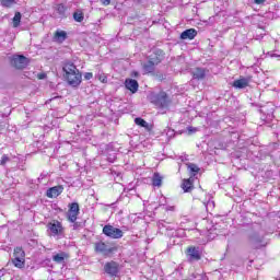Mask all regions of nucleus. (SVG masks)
Returning <instances> with one entry per match:
<instances>
[{"instance_id":"24","label":"nucleus","mask_w":280,"mask_h":280,"mask_svg":"<svg viewBox=\"0 0 280 280\" xmlns=\"http://www.w3.org/2000/svg\"><path fill=\"white\" fill-rule=\"evenodd\" d=\"M187 168L192 174V176H196L200 172V167L194 163H188Z\"/></svg>"},{"instance_id":"8","label":"nucleus","mask_w":280,"mask_h":280,"mask_svg":"<svg viewBox=\"0 0 280 280\" xmlns=\"http://www.w3.org/2000/svg\"><path fill=\"white\" fill-rule=\"evenodd\" d=\"M95 253H102V255H110L115 250L113 247H108L104 242H97L94 245Z\"/></svg>"},{"instance_id":"34","label":"nucleus","mask_w":280,"mask_h":280,"mask_svg":"<svg viewBox=\"0 0 280 280\" xmlns=\"http://www.w3.org/2000/svg\"><path fill=\"white\" fill-rule=\"evenodd\" d=\"M37 78H38V80H45V78H47V74H45V73H38V74H37Z\"/></svg>"},{"instance_id":"21","label":"nucleus","mask_w":280,"mask_h":280,"mask_svg":"<svg viewBox=\"0 0 280 280\" xmlns=\"http://www.w3.org/2000/svg\"><path fill=\"white\" fill-rule=\"evenodd\" d=\"M156 67V65L154 63V61H152V60H148V62H145L144 65H143V69H144V71H145V73H152V72H154V68Z\"/></svg>"},{"instance_id":"26","label":"nucleus","mask_w":280,"mask_h":280,"mask_svg":"<svg viewBox=\"0 0 280 280\" xmlns=\"http://www.w3.org/2000/svg\"><path fill=\"white\" fill-rule=\"evenodd\" d=\"M135 124L141 128H149L148 121H145L143 118H136Z\"/></svg>"},{"instance_id":"33","label":"nucleus","mask_w":280,"mask_h":280,"mask_svg":"<svg viewBox=\"0 0 280 280\" xmlns=\"http://www.w3.org/2000/svg\"><path fill=\"white\" fill-rule=\"evenodd\" d=\"M254 3H256V5H262V3H266V0H254Z\"/></svg>"},{"instance_id":"5","label":"nucleus","mask_w":280,"mask_h":280,"mask_svg":"<svg viewBox=\"0 0 280 280\" xmlns=\"http://www.w3.org/2000/svg\"><path fill=\"white\" fill-rule=\"evenodd\" d=\"M27 65H30V61L23 55H14L11 58V66H13L14 69H25Z\"/></svg>"},{"instance_id":"17","label":"nucleus","mask_w":280,"mask_h":280,"mask_svg":"<svg viewBox=\"0 0 280 280\" xmlns=\"http://www.w3.org/2000/svg\"><path fill=\"white\" fill-rule=\"evenodd\" d=\"M67 253L61 252L52 256V261H55V264H65V259H67Z\"/></svg>"},{"instance_id":"2","label":"nucleus","mask_w":280,"mask_h":280,"mask_svg":"<svg viewBox=\"0 0 280 280\" xmlns=\"http://www.w3.org/2000/svg\"><path fill=\"white\" fill-rule=\"evenodd\" d=\"M63 72L66 73V80L69 86L73 89H78L80 84H82V73L78 70V67L72 62H67L63 66Z\"/></svg>"},{"instance_id":"7","label":"nucleus","mask_w":280,"mask_h":280,"mask_svg":"<svg viewBox=\"0 0 280 280\" xmlns=\"http://www.w3.org/2000/svg\"><path fill=\"white\" fill-rule=\"evenodd\" d=\"M104 270L106 275H109V277H117V275H119V262L115 260L106 262L104 266Z\"/></svg>"},{"instance_id":"3","label":"nucleus","mask_w":280,"mask_h":280,"mask_svg":"<svg viewBox=\"0 0 280 280\" xmlns=\"http://www.w3.org/2000/svg\"><path fill=\"white\" fill-rule=\"evenodd\" d=\"M149 100L158 108H167L170 106V98H167V93L165 92L151 93Z\"/></svg>"},{"instance_id":"23","label":"nucleus","mask_w":280,"mask_h":280,"mask_svg":"<svg viewBox=\"0 0 280 280\" xmlns=\"http://www.w3.org/2000/svg\"><path fill=\"white\" fill-rule=\"evenodd\" d=\"M11 261L15 268H25V258H12Z\"/></svg>"},{"instance_id":"27","label":"nucleus","mask_w":280,"mask_h":280,"mask_svg":"<svg viewBox=\"0 0 280 280\" xmlns=\"http://www.w3.org/2000/svg\"><path fill=\"white\" fill-rule=\"evenodd\" d=\"M21 25V12H16L13 18V27H19Z\"/></svg>"},{"instance_id":"35","label":"nucleus","mask_w":280,"mask_h":280,"mask_svg":"<svg viewBox=\"0 0 280 280\" xmlns=\"http://www.w3.org/2000/svg\"><path fill=\"white\" fill-rule=\"evenodd\" d=\"M272 113H273L272 108L269 112H267V119H272Z\"/></svg>"},{"instance_id":"28","label":"nucleus","mask_w":280,"mask_h":280,"mask_svg":"<svg viewBox=\"0 0 280 280\" xmlns=\"http://www.w3.org/2000/svg\"><path fill=\"white\" fill-rule=\"evenodd\" d=\"M73 19L77 23H82V21H84V14L82 12H74Z\"/></svg>"},{"instance_id":"36","label":"nucleus","mask_w":280,"mask_h":280,"mask_svg":"<svg viewBox=\"0 0 280 280\" xmlns=\"http://www.w3.org/2000/svg\"><path fill=\"white\" fill-rule=\"evenodd\" d=\"M103 5H110V0H102Z\"/></svg>"},{"instance_id":"19","label":"nucleus","mask_w":280,"mask_h":280,"mask_svg":"<svg viewBox=\"0 0 280 280\" xmlns=\"http://www.w3.org/2000/svg\"><path fill=\"white\" fill-rule=\"evenodd\" d=\"M55 39H57L58 43H65V40H67V32L60 30L56 31Z\"/></svg>"},{"instance_id":"15","label":"nucleus","mask_w":280,"mask_h":280,"mask_svg":"<svg viewBox=\"0 0 280 280\" xmlns=\"http://www.w3.org/2000/svg\"><path fill=\"white\" fill-rule=\"evenodd\" d=\"M182 189L185 191V194H189V191L194 189V182L191 180V178L183 180Z\"/></svg>"},{"instance_id":"25","label":"nucleus","mask_w":280,"mask_h":280,"mask_svg":"<svg viewBox=\"0 0 280 280\" xmlns=\"http://www.w3.org/2000/svg\"><path fill=\"white\" fill-rule=\"evenodd\" d=\"M78 215H80V212H73L71 210L68 211V220L69 222H75L78 220Z\"/></svg>"},{"instance_id":"4","label":"nucleus","mask_w":280,"mask_h":280,"mask_svg":"<svg viewBox=\"0 0 280 280\" xmlns=\"http://www.w3.org/2000/svg\"><path fill=\"white\" fill-rule=\"evenodd\" d=\"M124 231H128V228L122 226V230L113 225H105L103 228L104 235H106V237H110L112 240H121V237H124Z\"/></svg>"},{"instance_id":"1","label":"nucleus","mask_w":280,"mask_h":280,"mask_svg":"<svg viewBox=\"0 0 280 280\" xmlns=\"http://www.w3.org/2000/svg\"><path fill=\"white\" fill-rule=\"evenodd\" d=\"M246 242L252 248H264L268 245L266 241V231L259 225L254 224L246 231Z\"/></svg>"},{"instance_id":"20","label":"nucleus","mask_w":280,"mask_h":280,"mask_svg":"<svg viewBox=\"0 0 280 280\" xmlns=\"http://www.w3.org/2000/svg\"><path fill=\"white\" fill-rule=\"evenodd\" d=\"M13 258L15 259H25V252L23 247H15L13 252Z\"/></svg>"},{"instance_id":"22","label":"nucleus","mask_w":280,"mask_h":280,"mask_svg":"<svg viewBox=\"0 0 280 280\" xmlns=\"http://www.w3.org/2000/svg\"><path fill=\"white\" fill-rule=\"evenodd\" d=\"M56 12L59 15V19H65L67 16L65 14L67 12V8L63 4H57Z\"/></svg>"},{"instance_id":"12","label":"nucleus","mask_w":280,"mask_h":280,"mask_svg":"<svg viewBox=\"0 0 280 280\" xmlns=\"http://www.w3.org/2000/svg\"><path fill=\"white\" fill-rule=\"evenodd\" d=\"M48 229L52 235H60V233H62V224L59 221L50 222Z\"/></svg>"},{"instance_id":"30","label":"nucleus","mask_w":280,"mask_h":280,"mask_svg":"<svg viewBox=\"0 0 280 280\" xmlns=\"http://www.w3.org/2000/svg\"><path fill=\"white\" fill-rule=\"evenodd\" d=\"M0 3L3 8H12V5H14V0H0Z\"/></svg>"},{"instance_id":"10","label":"nucleus","mask_w":280,"mask_h":280,"mask_svg":"<svg viewBox=\"0 0 280 280\" xmlns=\"http://www.w3.org/2000/svg\"><path fill=\"white\" fill-rule=\"evenodd\" d=\"M196 36H198V31L196 28H188L180 34L179 38L182 40H194Z\"/></svg>"},{"instance_id":"32","label":"nucleus","mask_w":280,"mask_h":280,"mask_svg":"<svg viewBox=\"0 0 280 280\" xmlns=\"http://www.w3.org/2000/svg\"><path fill=\"white\" fill-rule=\"evenodd\" d=\"M93 79V72H85L84 80H92Z\"/></svg>"},{"instance_id":"13","label":"nucleus","mask_w":280,"mask_h":280,"mask_svg":"<svg viewBox=\"0 0 280 280\" xmlns=\"http://www.w3.org/2000/svg\"><path fill=\"white\" fill-rule=\"evenodd\" d=\"M125 86L128 91L137 93L139 91V82L135 79H126Z\"/></svg>"},{"instance_id":"9","label":"nucleus","mask_w":280,"mask_h":280,"mask_svg":"<svg viewBox=\"0 0 280 280\" xmlns=\"http://www.w3.org/2000/svg\"><path fill=\"white\" fill-rule=\"evenodd\" d=\"M149 59L156 66L161 65L165 59V52L161 49H155L150 56Z\"/></svg>"},{"instance_id":"39","label":"nucleus","mask_w":280,"mask_h":280,"mask_svg":"<svg viewBox=\"0 0 280 280\" xmlns=\"http://www.w3.org/2000/svg\"><path fill=\"white\" fill-rule=\"evenodd\" d=\"M188 130L191 132V127H189Z\"/></svg>"},{"instance_id":"11","label":"nucleus","mask_w":280,"mask_h":280,"mask_svg":"<svg viewBox=\"0 0 280 280\" xmlns=\"http://www.w3.org/2000/svg\"><path fill=\"white\" fill-rule=\"evenodd\" d=\"M62 191H65V187L55 186L47 190L46 196H47V198H58V196H60V194H62Z\"/></svg>"},{"instance_id":"31","label":"nucleus","mask_w":280,"mask_h":280,"mask_svg":"<svg viewBox=\"0 0 280 280\" xmlns=\"http://www.w3.org/2000/svg\"><path fill=\"white\" fill-rule=\"evenodd\" d=\"M7 163H10V156H8L7 154H3L0 160V165L4 166Z\"/></svg>"},{"instance_id":"16","label":"nucleus","mask_w":280,"mask_h":280,"mask_svg":"<svg viewBox=\"0 0 280 280\" xmlns=\"http://www.w3.org/2000/svg\"><path fill=\"white\" fill-rule=\"evenodd\" d=\"M192 75H194L195 80H205L207 72L202 68H196L192 71Z\"/></svg>"},{"instance_id":"38","label":"nucleus","mask_w":280,"mask_h":280,"mask_svg":"<svg viewBox=\"0 0 280 280\" xmlns=\"http://www.w3.org/2000/svg\"><path fill=\"white\" fill-rule=\"evenodd\" d=\"M261 113H265V114H266V107H264V108L261 109Z\"/></svg>"},{"instance_id":"14","label":"nucleus","mask_w":280,"mask_h":280,"mask_svg":"<svg viewBox=\"0 0 280 280\" xmlns=\"http://www.w3.org/2000/svg\"><path fill=\"white\" fill-rule=\"evenodd\" d=\"M250 84V79L248 78H241L233 82L234 89H246Z\"/></svg>"},{"instance_id":"37","label":"nucleus","mask_w":280,"mask_h":280,"mask_svg":"<svg viewBox=\"0 0 280 280\" xmlns=\"http://www.w3.org/2000/svg\"><path fill=\"white\" fill-rule=\"evenodd\" d=\"M167 211H174V207H170L166 209Z\"/></svg>"},{"instance_id":"18","label":"nucleus","mask_w":280,"mask_h":280,"mask_svg":"<svg viewBox=\"0 0 280 280\" xmlns=\"http://www.w3.org/2000/svg\"><path fill=\"white\" fill-rule=\"evenodd\" d=\"M152 185L153 187H161L163 185V176L159 173H154L153 178H152Z\"/></svg>"},{"instance_id":"29","label":"nucleus","mask_w":280,"mask_h":280,"mask_svg":"<svg viewBox=\"0 0 280 280\" xmlns=\"http://www.w3.org/2000/svg\"><path fill=\"white\" fill-rule=\"evenodd\" d=\"M69 211H72L73 213H80V205H78V202L70 203Z\"/></svg>"},{"instance_id":"6","label":"nucleus","mask_w":280,"mask_h":280,"mask_svg":"<svg viewBox=\"0 0 280 280\" xmlns=\"http://www.w3.org/2000/svg\"><path fill=\"white\" fill-rule=\"evenodd\" d=\"M186 255L189 261H200V259L202 258L200 254V247H196V246L187 247Z\"/></svg>"}]
</instances>
